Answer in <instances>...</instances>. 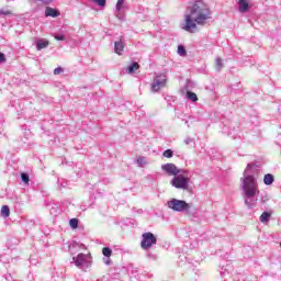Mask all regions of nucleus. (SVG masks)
Instances as JSON below:
<instances>
[{
    "label": "nucleus",
    "instance_id": "9b49d317",
    "mask_svg": "<svg viewBox=\"0 0 281 281\" xmlns=\"http://www.w3.org/2000/svg\"><path fill=\"white\" fill-rule=\"evenodd\" d=\"M37 52H41V49H45L46 47H49V41L47 40H37L35 42Z\"/></svg>",
    "mask_w": 281,
    "mask_h": 281
},
{
    "label": "nucleus",
    "instance_id": "dca6fc26",
    "mask_svg": "<svg viewBox=\"0 0 281 281\" xmlns=\"http://www.w3.org/2000/svg\"><path fill=\"white\" fill-rule=\"evenodd\" d=\"M271 218V212H268V211H265L260 217H259V221L260 223H268Z\"/></svg>",
    "mask_w": 281,
    "mask_h": 281
},
{
    "label": "nucleus",
    "instance_id": "f257e3e1",
    "mask_svg": "<svg viewBox=\"0 0 281 281\" xmlns=\"http://www.w3.org/2000/svg\"><path fill=\"white\" fill-rule=\"evenodd\" d=\"M260 175V164L249 162L240 178V190L243 199L248 210H254L258 205L260 190L258 189V177Z\"/></svg>",
    "mask_w": 281,
    "mask_h": 281
},
{
    "label": "nucleus",
    "instance_id": "9d476101",
    "mask_svg": "<svg viewBox=\"0 0 281 281\" xmlns=\"http://www.w3.org/2000/svg\"><path fill=\"white\" fill-rule=\"evenodd\" d=\"M45 16H52V19H56V16H60V11L52 7H47L45 10Z\"/></svg>",
    "mask_w": 281,
    "mask_h": 281
},
{
    "label": "nucleus",
    "instance_id": "37998d69",
    "mask_svg": "<svg viewBox=\"0 0 281 281\" xmlns=\"http://www.w3.org/2000/svg\"><path fill=\"white\" fill-rule=\"evenodd\" d=\"M184 124H188V121H186Z\"/></svg>",
    "mask_w": 281,
    "mask_h": 281
},
{
    "label": "nucleus",
    "instance_id": "6ab92c4d",
    "mask_svg": "<svg viewBox=\"0 0 281 281\" xmlns=\"http://www.w3.org/2000/svg\"><path fill=\"white\" fill-rule=\"evenodd\" d=\"M102 254L105 258H111V256H113V250L110 247H103Z\"/></svg>",
    "mask_w": 281,
    "mask_h": 281
},
{
    "label": "nucleus",
    "instance_id": "f704fd0d",
    "mask_svg": "<svg viewBox=\"0 0 281 281\" xmlns=\"http://www.w3.org/2000/svg\"><path fill=\"white\" fill-rule=\"evenodd\" d=\"M0 63H5V54L0 52Z\"/></svg>",
    "mask_w": 281,
    "mask_h": 281
},
{
    "label": "nucleus",
    "instance_id": "5701e85b",
    "mask_svg": "<svg viewBox=\"0 0 281 281\" xmlns=\"http://www.w3.org/2000/svg\"><path fill=\"white\" fill-rule=\"evenodd\" d=\"M136 162L138 164L139 168H144L146 166V157H138Z\"/></svg>",
    "mask_w": 281,
    "mask_h": 281
},
{
    "label": "nucleus",
    "instance_id": "2f4dec72",
    "mask_svg": "<svg viewBox=\"0 0 281 281\" xmlns=\"http://www.w3.org/2000/svg\"><path fill=\"white\" fill-rule=\"evenodd\" d=\"M123 5H124V0H117L116 7H115L116 12H120Z\"/></svg>",
    "mask_w": 281,
    "mask_h": 281
},
{
    "label": "nucleus",
    "instance_id": "412c9836",
    "mask_svg": "<svg viewBox=\"0 0 281 281\" xmlns=\"http://www.w3.org/2000/svg\"><path fill=\"white\" fill-rule=\"evenodd\" d=\"M162 156L167 159H172V157H175V151H172V149H167L162 153Z\"/></svg>",
    "mask_w": 281,
    "mask_h": 281
},
{
    "label": "nucleus",
    "instance_id": "a19ab883",
    "mask_svg": "<svg viewBox=\"0 0 281 281\" xmlns=\"http://www.w3.org/2000/svg\"><path fill=\"white\" fill-rule=\"evenodd\" d=\"M279 113H281V108L278 109Z\"/></svg>",
    "mask_w": 281,
    "mask_h": 281
},
{
    "label": "nucleus",
    "instance_id": "f03ea898",
    "mask_svg": "<svg viewBox=\"0 0 281 281\" xmlns=\"http://www.w3.org/2000/svg\"><path fill=\"white\" fill-rule=\"evenodd\" d=\"M210 19H212L210 7L203 0H194L187 7L184 14L186 24L182 30L192 32V30H196V24L204 25L205 21H210Z\"/></svg>",
    "mask_w": 281,
    "mask_h": 281
},
{
    "label": "nucleus",
    "instance_id": "473e14b6",
    "mask_svg": "<svg viewBox=\"0 0 281 281\" xmlns=\"http://www.w3.org/2000/svg\"><path fill=\"white\" fill-rule=\"evenodd\" d=\"M63 71H65L63 67H57L54 69V76H58V74H63Z\"/></svg>",
    "mask_w": 281,
    "mask_h": 281
},
{
    "label": "nucleus",
    "instance_id": "7c9ffc66",
    "mask_svg": "<svg viewBox=\"0 0 281 281\" xmlns=\"http://www.w3.org/2000/svg\"><path fill=\"white\" fill-rule=\"evenodd\" d=\"M59 213H60V210H59L57 206H53V207L50 209V214H52L53 216H58Z\"/></svg>",
    "mask_w": 281,
    "mask_h": 281
},
{
    "label": "nucleus",
    "instance_id": "423d86ee",
    "mask_svg": "<svg viewBox=\"0 0 281 281\" xmlns=\"http://www.w3.org/2000/svg\"><path fill=\"white\" fill-rule=\"evenodd\" d=\"M155 245H157V236L155 234L147 232L142 235L140 247L144 251H148Z\"/></svg>",
    "mask_w": 281,
    "mask_h": 281
},
{
    "label": "nucleus",
    "instance_id": "58836bf2",
    "mask_svg": "<svg viewBox=\"0 0 281 281\" xmlns=\"http://www.w3.org/2000/svg\"><path fill=\"white\" fill-rule=\"evenodd\" d=\"M178 117L183 121V114L178 115Z\"/></svg>",
    "mask_w": 281,
    "mask_h": 281
},
{
    "label": "nucleus",
    "instance_id": "4be33fe9",
    "mask_svg": "<svg viewBox=\"0 0 281 281\" xmlns=\"http://www.w3.org/2000/svg\"><path fill=\"white\" fill-rule=\"evenodd\" d=\"M178 54H179V56H187L188 52L186 50V46L179 45L178 46Z\"/></svg>",
    "mask_w": 281,
    "mask_h": 281
},
{
    "label": "nucleus",
    "instance_id": "4c0bfd02",
    "mask_svg": "<svg viewBox=\"0 0 281 281\" xmlns=\"http://www.w3.org/2000/svg\"><path fill=\"white\" fill-rule=\"evenodd\" d=\"M38 1H41L42 3L48 4V3H52V1L54 0H38Z\"/></svg>",
    "mask_w": 281,
    "mask_h": 281
},
{
    "label": "nucleus",
    "instance_id": "ddd939ff",
    "mask_svg": "<svg viewBox=\"0 0 281 281\" xmlns=\"http://www.w3.org/2000/svg\"><path fill=\"white\" fill-rule=\"evenodd\" d=\"M75 249H85V245L83 244H80L78 241H72L70 245H69V251L70 254H74V250Z\"/></svg>",
    "mask_w": 281,
    "mask_h": 281
},
{
    "label": "nucleus",
    "instance_id": "393cba45",
    "mask_svg": "<svg viewBox=\"0 0 281 281\" xmlns=\"http://www.w3.org/2000/svg\"><path fill=\"white\" fill-rule=\"evenodd\" d=\"M57 183H58L59 190H63V188H67V181H65L64 179H58Z\"/></svg>",
    "mask_w": 281,
    "mask_h": 281
},
{
    "label": "nucleus",
    "instance_id": "aec40b11",
    "mask_svg": "<svg viewBox=\"0 0 281 281\" xmlns=\"http://www.w3.org/2000/svg\"><path fill=\"white\" fill-rule=\"evenodd\" d=\"M21 180H22L23 183L29 186L30 184V175L27 172H22L21 173Z\"/></svg>",
    "mask_w": 281,
    "mask_h": 281
},
{
    "label": "nucleus",
    "instance_id": "b1692460",
    "mask_svg": "<svg viewBox=\"0 0 281 281\" xmlns=\"http://www.w3.org/2000/svg\"><path fill=\"white\" fill-rule=\"evenodd\" d=\"M69 225L72 229H78V218H71Z\"/></svg>",
    "mask_w": 281,
    "mask_h": 281
},
{
    "label": "nucleus",
    "instance_id": "a211bd4d",
    "mask_svg": "<svg viewBox=\"0 0 281 281\" xmlns=\"http://www.w3.org/2000/svg\"><path fill=\"white\" fill-rule=\"evenodd\" d=\"M1 215L4 217V218H8L10 216V206L8 205H3L1 207Z\"/></svg>",
    "mask_w": 281,
    "mask_h": 281
},
{
    "label": "nucleus",
    "instance_id": "c85d7f7f",
    "mask_svg": "<svg viewBox=\"0 0 281 281\" xmlns=\"http://www.w3.org/2000/svg\"><path fill=\"white\" fill-rule=\"evenodd\" d=\"M93 3H97L100 8H104L106 5V0H92Z\"/></svg>",
    "mask_w": 281,
    "mask_h": 281
},
{
    "label": "nucleus",
    "instance_id": "2eb2a0df",
    "mask_svg": "<svg viewBox=\"0 0 281 281\" xmlns=\"http://www.w3.org/2000/svg\"><path fill=\"white\" fill-rule=\"evenodd\" d=\"M139 69V63L133 61L126 69L127 74H135Z\"/></svg>",
    "mask_w": 281,
    "mask_h": 281
},
{
    "label": "nucleus",
    "instance_id": "c9c22d12",
    "mask_svg": "<svg viewBox=\"0 0 281 281\" xmlns=\"http://www.w3.org/2000/svg\"><path fill=\"white\" fill-rule=\"evenodd\" d=\"M103 262L109 267V265H111V257H106V259H103Z\"/></svg>",
    "mask_w": 281,
    "mask_h": 281
},
{
    "label": "nucleus",
    "instance_id": "0eeeda50",
    "mask_svg": "<svg viewBox=\"0 0 281 281\" xmlns=\"http://www.w3.org/2000/svg\"><path fill=\"white\" fill-rule=\"evenodd\" d=\"M89 255L82 252L72 258L78 269H82V267H89Z\"/></svg>",
    "mask_w": 281,
    "mask_h": 281
},
{
    "label": "nucleus",
    "instance_id": "e433bc0d",
    "mask_svg": "<svg viewBox=\"0 0 281 281\" xmlns=\"http://www.w3.org/2000/svg\"><path fill=\"white\" fill-rule=\"evenodd\" d=\"M147 257H148V258H151L153 260H156V259H157V257H156L155 255L150 254V252L147 254Z\"/></svg>",
    "mask_w": 281,
    "mask_h": 281
},
{
    "label": "nucleus",
    "instance_id": "39448f33",
    "mask_svg": "<svg viewBox=\"0 0 281 281\" xmlns=\"http://www.w3.org/2000/svg\"><path fill=\"white\" fill-rule=\"evenodd\" d=\"M170 184L177 190H188V187L190 186V178L178 173L171 179Z\"/></svg>",
    "mask_w": 281,
    "mask_h": 281
},
{
    "label": "nucleus",
    "instance_id": "20e7f679",
    "mask_svg": "<svg viewBox=\"0 0 281 281\" xmlns=\"http://www.w3.org/2000/svg\"><path fill=\"white\" fill-rule=\"evenodd\" d=\"M167 206L172 212H190L192 204L186 202L184 200L171 199L167 202Z\"/></svg>",
    "mask_w": 281,
    "mask_h": 281
},
{
    "label": "nucleus",
    "instance_id": "c756f323",
    "mask_svg": "<svg viewBox=\"0 0 281 281\" xmlns=\"http://www.w3.org/2000/svg\"><path fill=\"white\" fill-rule=\"evenodd\" d=\"M11 14H12V11H10L8 9H1L0 10V15L10 16Z\"/></svg>",
    "mask_w": 281,
    "mask_h": 281
},
{
    "label": "nucleus",
    "instance_id": "79ce46f5",
    "mask_svg": "<svg viewBox=\"0 0 281 281\" xmlns=\"http://www.w3.org/2000/svg\"><path fill=\"white\" fill-rule=\"evenodd\" d=\"M27 133H29V135H32V132L29 131Z\"/></svg>",
    "mask_w": 281,
    "mask_h": 281
},
{
    "label": "nucleus",
    "instance_id": "f8f14e48",
    "mask_svg": "<svg viewBox=\"0 0 281 281\" xmlns=\"http://www.w3.org/2000/svg\"><path fill=\"white\" fill-rule=\"evenodd\" d=\"M239 12L245 13L249 11V2L247 0H239Z\"/></svg>",
    "mask_w": 281,
    "mask_h": 281
},
{
    "label": "nucleus",
    "instance_id": "a878e982",
    "mask_svg": "<svg viewBox=\"0 0 281 281\" xmlns=\"http://www.w3.org/2000/svg\"><path fill=\"white\" fill-rule=\"evenodd\" d=\"M215 65L217 67V71H221V68L223 67V59H221V57H217L215 59Z\"/></svg>",
    "mask_w": 281,
    "mask_h": 281
},
{
    "label": "nucleus",
    "instance_id": "72a5a7b5",
    "mask_svg": "<svg viewBox=\"0 0 281 281\" xmlns=\"http://www.w3.org/2000/svg\"><path fill=\"white\" fill-rule=\"evenodd\" d=\"M193 142H194V138H192V137H187V138L184 139V144H186L187 146H190V144H193Z\"/></svg>",
    "mask_w": 281,
    "mask_h": 281
},
{
    "label": "nucleus",
    "instance_id": "4468645a",
    "mask_svg": "<svg viewBox=\"0 0 281 281\" xmlns=\"http://www.w3.org/2000/svg\"><path fill=\"white\" fill-rule=\"evenodd\" d=\"M273 181H276V178L271 173H267L263 177V183L265 186H272Z\"/></svg>",
    "mask_w": 281,
    "mask_h": 281
},
{
    "label": "nucleus",
    "instance_id": "ea45409f",
    "mask_svg": "<svg viewBox=\"0 0 281 281\" xmlns=\"http://www.w3.org/2000/svg\"><path fill=\"white\" fill-rule=\"evenodd\" d=\"M223 133H227V131L225 128H223Z\"/></svg>",
    "mask_w": 281,
    "mask_h": 281
},
{
    "label": "nucleus",
    "instance_id": "bb28decb",
    "mask_svg": "<svg viewBox=\"0 0 281 281\" xmlns=\"http://www.w3.org/2000/svg\"><path fill=\"white\" fill-rule=\"evenodd\" d=\"M238 130H236L235 127L233 128V131H228L227 135L233 137V139H236L237 135H238Z\"/></svg>",
    "mask_w": 281,
    "mask_h": 281
},
{
    "label": "nucleus",
    "instance_id": "6e6552de",
    "mask_svg": "<svg viewBox=\"0 0 281 281\" xmlns=\"http://www.w3.org/2000/svg\"><path fill=\"white\" fill-rule=\"evenodd\" d=\"M161 170L169 175V177H176L177 175H181V170L177 168V165L172 162L162 165Z\"/></svg>",
    "mask_w": 281,
    "mask_h": 281
},
{
    "label": "nucleus",
    "instance_id": "f3484780",
    "mask_svg": "<svg viewBox=\"0 0 281 281\" xmlns=\"http://www.w3.org/2000/svg\"><path fill=\"white\" fill-rule=\"evenodd\" d=\"M187 98L191 102H199V97H196V93H194L192 91H187Z\"/></svg>",
    "mask_w": 281,
    "mask_h": 281
},
{
    "label": "nucleus",
    "instance_id": "7ed1b4c3",
    "mask_svg": "<svg viewBox=\"0 0 281 281\" xmlns=\"http://www.w3.org/2000/svg\"><path fill=\"white\" fill-rule=\"evenodd\" d=\"M168 85V74L167 72H158L155 75L154 80L151 82L150 89L153 93H157L161 91Z\"/></svg>",
    "mask_w": 281,
    "mask_h": 281
},
{
    "label": "nucleus",
    "instance_id": "1a4fd4ad",
    "mask_svg": "<svg viewBox=\"0 0 281 281\" xmlns=\"http://www.w3.org/2000/svg\"><path fill=\"white\" fill-rule=\"evenodd\" d=\"M124 47H126V44L122 40V36L120 37V41L114 42V52L119 56H122V52H124Z\"/></svg>",
    "mask_w": 281,
    "mask_h": 281
},
{
    "label": "nucleus",
    "instance_id": "cd10ccee",
    "mask_svg": "<svg viewBox=\"0 0 281 281\" xmlns=\"http://www.w3.org/2000/svg\"><path fill=\"white\" fill-rule=\"evenodd\" d=\"M55 41H67L65 34H54Z\"/></svg>",
    "mask_w": 281,
    "mask_h": 281
}]
</instances>
